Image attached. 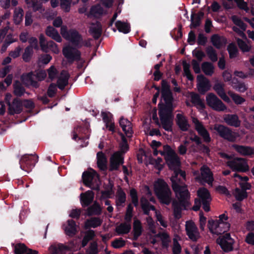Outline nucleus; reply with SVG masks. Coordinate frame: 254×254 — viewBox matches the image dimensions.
Returning a JSON list of instances; mask_svg holds the SVG:
<instances>
[{
	"label": "nucleus",
	"instance_id": "obj_1",
	"mask_svg": "<svg viewBox=\"0 0 254 254\" xmlns=\"http://www.w3.org/2000/svg\"><path fill=\"white\" fill-rule=\"evenodd\" d=\"M178 173L183 177H185V172L180 170L179 172H175L174 175L170 178L172 188L175 192L176 199L172 202V207L174 217L180 219L183 210H188L190 207V194L186 185L182 186L180 184L181 180L178 178Z\"/></svg>",
	"mask_w": 254,
	"mask_h": 254
},
{
	"label": "nucleus",
	"instance_id": "obj_2",
	"mask_svg": "<svg viewBox=\"0 0 254 254\" xmlns=\"http://www.w3.org/2000/svg\"><path fill=\"white\" fill-rule=\"evenodd\" d=\"M161 98L165 102V104L159 103L158 104L159 112L160 121L163 128L166 131H172L173 125L172 114L174 102L173 93L170 88V85L166 80L161 81Z\"/></svg>",
	"mask_w": 254,
	"mask_h": 254
},
{
	"label": "nucleus",
	"instance_id": "obj_3",
	"mask_svg": "<svg viewBox=\"0 0 254 254\" xmlns=\"http://www.w3.org/2000/svg\"><path fill=\"white\" fill-rule=\"evenodd\" d=\"M154 192L161 204L168 205L172 201V192L167 183L162 179L155 182Z\"/></svg>",
	"mask_w": 254,
	"mask_h": 254
},
{
	"label": "nucleus",
	"instance_id": "obj_4",
	"mask_svg": "<svg viewBox=\"0 0 254 254\" xmlns=\"http://www.w3.org/2000/svg\"><path fill=\"white\" fill-rule=\"evenodd\" d=\"M91 171H84L82 173V180L83 184L87 187L95 190H100L99 175L93 169Z\"/></svg>",
	"mask_w": 254,
	"mask_h": 254
},
{
	"label": "nucleus",
	"instance_id": "obj_5",
	"mask_svg": "<svg viewBox=\"0 0 254 254\" xmlns=\"http://www.w3.org/2000/svg\"><path fill=\"white\" fill-rule=\"evenodd\" d=\"M160 154L164 157L166 162L171 170L180 165V161L175 151L168 144L163 146V151H160Z\"/></svg>",
	"mask_w": 254,
	"mask_h": 254
},
{
	"label": "nucleus",
	"instance_id": "obj_6",
	"mask_svg": "<svg viewBox=\"0 0 254 254\" xmlns=\"http://www.w3.org/2000/svg\"><path fill=\"white\" fill-rule=\"evenodd\" d=\"M61 34L64 38L68 41L73 46L78 49L81 48L80 44L82 42V36L77 30L75 29H70L64 31L62 28Z\"/></svg>",
	"mask_w": 254,
	"mask_h": 254
},
{
	"label": "nucleus",
	"instance_id": "obj_7",
	"mask_svg": "<svg viewBox=\"0 0 254 254\" xmlns=\"http://www.w3.org/2000/svg\"><path fill=\"white\" fill-rule=\"evenodd\" d=\"M214 129L221 137L230 142H235L239 137L238 133L233 131L229 127L221 124L214 125Z\"/></svg>",
	"mask_w": 254,
	"mask_h": 254
},
{
	"label": "nucleus",
	"instance_id": "obj_8",
	"mask_svg": "<svg viewBox=\"0 0 254 254\" xmlns=\"http://www.w3.org/2000/svg\"><path fill=\"white\" fill-rule=\"evenodd\" d=\"M207 105L213 110L222 112L226 110V106L213 93H208L206 96Z\"/></svg>",
	"mask_w": 254,
	"mask_h": 254
},
{
	"label": "nucleus",
	"instance_id": "obj_9",
	"mask_svg": "<svg viewBox=\"0 0 254 254\" xmlns=\"http://www.w3.org/2000/svg\"><path fill=\"white\" fill-rule=\"evenodd\" d=\"M38 156L37 155L25 154L19 160L20 168L27 172L31 171L38 162Z\"/></svg>",
	"mask_w": 254,
	"mask_h": 254
},
{
	"label": "nucleus",
	"instance_id": "obj_10",
	"mask_svg": "<svg viewBox=\"0 0 254 254\" xmlns=\"http://www.w3.org/2000/svg\"><path fill=\"white\" fill-rule=\"evenodd\" d=\"M216 241L224 252L228 253L233 251L235 240L231 238L230 233H226L220 236Z\"/></svg>",
	"mask_w": 254,
	"mask_h": 254
},
{
	"label": "nucleus",
	"instance_id": "obj_11",
	"mask_svg": "<svg viewBox=\"0 0 254 254\" xmlns=\"http://www.w3.org/2000/svg\"><path fill=\"white\" fill-rule=\"evenodd\" d=\"M63 54L70 64L74 61H79L81 59V52L72 46L64 47L63 49Z\"/></svg>",
	"mask_w": 254,
	"mask_h": 254
},
{
	"label": "nucleus",
	"instance_id": "obj_12",
	"mask_svg": "<svg viewBox=\"0 0 254 254\" xmlns=\"http://www.w3.org/2000/svg\"><path fill=\"white\" fill-rule=\"evenodd\" d=\"M228 166L233 171L246 172L249 169V165L246 159L242 158H235L228 162Z\"/></svg>",
	"mask_w": 254,
	"mask_h": 254
},
{
	"label": "nucleus",
	"instance_id": "obj_13",
	"mask_svg": "<svg viewBox=\"0 0 254 254\" xmlns=\"http://www.w3.org/2000/svg\"><path fill=\"white\" fill-rule=\"evenodd\" d=\"M124 163V157L120 151L114 152L110 158L109 171H117Z\"/></svg>",
	"mask_w": 254,
	"mask_h": 254
},
{
	"label": "nucleus",
	"instance_id": "obj_14",
	"mask_svg": "<svg viewBox=\"0 0 254 254\" xmlns=\"http://www.w3.org/2000/svg\"><path fill=\"white\" fill-rule=\"evenodd\" d=\"M232 146L237 153L242 156L249 157L254 156V146L252 147L237 144H234Z\"/></svg>",
	"mask_w": 254,
	"mask_h": 254
},
{
	"label": "nucleus",
	"instance_id": "obj_15",
	"mask_svg": "<svg viewBox=\"0 0 254 254\" xmlns=\"http://www.w3.org/2000/svg\"><path fill=\"white\" fill-rule=\"evenodd\" d=\"M193 123H194L195 130L197 131L198 134L202 137L203 141L205 143H209L211 139L208 130L197 119L193 121Z\"/></svg>",
	"mask_w": 254,
	"mask_h": 254
},
{
	"label": "nucleus",
	"instance_id": "obj_16",
	"mask_svg": "<svg viewBox=\"0 0 254 254\" xmlns=\"http://www.w3.org/2000/svg\"><path fill=\"white\" fill-rule=\"evenodd\" d=\"M197 80L198 81V91L201 94L203 95L210 90L211 87L210 81L203 75H198L197 76Z\"/></svg>",
	"mask_w": 254,
	"mask_h": 254
},
{
	"label": "nucleus",
	"instance_id": "obj_17",
	"mask_svg": "<svg viewBox=\"0 0 254 254\" xmlns=\"http://www.w3.org/2000/svg\"><path fill=\"white\" fill-rule=\"evenodd\" d=\"M80 203L82 207H85L90 205L93 201L94 193L91 190H88L80 195Z\"/></svg>",
	"mask_w": 254,
	"mask_h": 254
},
{
	"label": "nucleus",
	"instance_id": "obj_18",
	"mask_svg": "<svg viewBox=\"0 0 254 254\" xmlns=\"http://www.w3.org/2000/svg\"><path fill=\"white\" fill-rule=\"evenodd\" d=\"M119 125L126 135L127 137H131L133 133L131 123L127 119L121 117L119 120Z\"/></svg>",
	"mask_w": 254,
	"mask_h": 254
},
{
	"label": "nucleus",
	"instance_id": "obj_19",
	"mask_svg": "<svg viewBox=\"0 0 254 254\" xmlns=\"http://www.w3.org/2000/svg\"><path fill=\"white\" fill-rule=\"evenodd\" d=\"M224 86V83L217 82L213 85V89L223 100L227 103H229L230 99L225 93Z\"/></svg>",
	"mask_w": 254,
	"mask_h": 254
},
{
	"label": "nucleus",
	"instance_id": "obj_20",
	"mask_svg": "<svg viewBox=\"0 0 254 254\" xmlns=\"http://www.w3.org/2000/svg\"><path fill=\"white\" fill-rule=\"evenodd\" d=\"M129 195L131 199L132 203H129L127 205L126 212L133 213V205L135 207H137L139 204V200L137 190L135 189L132 188L129 191Z\"/></svg>",
	"mask_w": 254,
	"mask_h": 254
},
{
	"label": "nucleus",
	"instance_id": "obj_21",
	"mask_svg": "<svg viewBox=\"0 0 254 254\" xmlns=\"http://www.w3.org/2000/svg\"><path fill=\"white\" fill-rule=\"evenodd\" d=\"M97 165L98 168L102 171H106L107 170V158L105 153L102 151L97 152L96 155Z\"/></svg>",
	"mask_w": 254,
	"mask_h": 254
},
{
	"label": "nucleus",
	"instance_id": "obj_22",
	"mask_svg": "<svg viewBox=\"0 0 254 254\" xmlns=\"http://www.w3.org/2000/svg\"><path fill=\"white\" fill-rule=\"evenodd\" d=\"M207 226L210 232L213 234L218 235L221 234L222 233H224L223 230H221L219 231V228L223 227L217 220L209 219L208 221Z\"/></svg>",
	"mask_w": 254,
	"mask_h": 254
},
{
	"label": "nucleus",
	"instance_id": "obj_23",
	"mask_svg": "<svg viewBox=\"0 0 254 254\" xmlns=\"http://www.w3.org/2000/svg\"><path fill=\"white\" fill-rule=\"evenodd\" d=\"M176 123L180 129L183 131H187L190 127V125L186 117L183 115L178 114L176 115Z\"/></svg>",
	"mask_w": 254,
	"mask_h": 254
},
{
	"label": "nucleus",
	"instance_id": "obj_24",
	"mask_svg": "<svg viewBox=\"0 0 254 254\" xmlns=\"http://www.w3.org/2000/svg\"><path fill=\"white\" fill-rule=\"evenodd\" d=\"M69 78V73L63 70L61 73V76L57 80V86L61 90H64L66 85L68 84V79Z\"/></svg>",
	"mask_w": 254,
	"mask_h": 254
},
{
	"label": "nucleus",
	"instance_id": "obj_25",
	"mask_svg": "<svg viewBox=\"0 0 254 254\" xmlns=\"http://www.w3.org/2000/svg\"><path fill=\"white\" fill-rule=\"evenodd\" d=\"M224 120L228 125L232 127H237L241 125V121L236 114H228L224 118Z\"/></svg>",
	"mask_w": 254,
	"mask_h": 254
},
{
	"label": "nucleus",
	"instance_id": "obj_26",
	"mask_svg": "<svg viewBox=\"0 0 254 254\" xmlns=\"http://www.w3.org/2000/svg\"><path fill=\"white\" fill-rule=\"evenodd\" d=\"M102 222L103 220L99 217H91L85 222L84 228L86 230L91 228H95L101 226Z\"/></svg>",
	"mask_w": 254,
	"mask_h": 254
},
{
	"label": "nucleus",
	"instance_id": "obj_27",
	"mask_svg": "<svg viewBox=\"0 0 254 254\" xmlns=\"http://www.w3.org/2000/svg\"><path fill=\"white\" fill-rule=\"evenodd\" d=\"M187 235L189 238L192 241L196 242L198 238L199 233L197 230V228L193 224L190 226H186V227Z\"/></svg>",
	"mask_w": 254,
	"mask_h": 254
},
{
	"label": "nucleus",
	"instance_id": "obj_28",
	"mask_svg": "<svg viewBox=\"0 0 254 254\" xmlns=\"http://www.w3.org/2000/svg\"><path fill=\"white\" fill-rule=\"evenodd\" d=\"M46 34L57 42L60 43L62 39L57 29L52 26H48L45 31Z\"/></svg>",
	"mask_w": 254,
	"mask_h": 254
},
{
	"label": "nucleus",
	"instance_id": "obj_29",
	"mask_svg": "<svg viewBox=\"0 0 254 254\" xmlns=\"http://www.w3.org/2000/svg\"><path fill=\"white\" fill-rule=\"evenodd\" d=\"M33 75L32 72H29L25 75L23 74L21 76V80L24 83H29L33 87L38 88L40 86V84L38 81L34 79Z\"/></svg>",
	"mask_w": 254,
	"mask_h": 254
},
{
	"label": "nucleus",
	"instance_id": "obj_30",
	"mask_svg": "<svg viewBox=\"0 0 254 254\" xmlns=\"http://www.w3.org/2000/svg\"><path fill=\"white\" fill-rule=\"evenodd\" d=\"M127 199V195L122 188L120 187L116 193V204L117 206H124Z\"/></svg>",
	"mask_w": 254,
	"mask_h": 254
},
{
	"label": "nucleus",
	"instance_id": "obj_31",
	"mask_svg": "<svg viewBox=\"0 0 254 254\" xmlns=\"http://www.w3.org/2000/svg\"><path fill=\"white\" fill-rule=\"evenodd\" d=\"M142 231L143 229L140 221L138 219L134 220L133 223V236L132 240L136 241L142 234Z\"/></svg>",
	"mask_w": 254,
	"mask_h": 254
},
{
	"label": "nucleus",
	"instance_id": "obj_32",
	"mask_svg": "<svg viewBox=\"0 0 254 254\" xmlns=\"http://www.w3.org/2000/svg\"><path fill=\"white\" fill-rule=\"evenodd\" d=\"M201 178L202 181L210 185L214 181L213 174L209 168L201 170Z\"/></svg>",
	"mask_w": 254,
	"mask_h": 254
},
{
	"label": "nucleus",
	"instance_id": "obj_33",
	"mask_svg": "<svg viewBox=\"0 0 254 254\" xmlns=\"http://www.w3.org/2000/svg\"><path fill=\"white\" fill-rule=\"evenodd\" d=\"M102 208L100 204L96 201L88 207L87 209V214L88 216L99 215L101 214Z\"/></svg>",
	"mask_w": 254,
	"mask_h": 254
},
{
	"label": "nucleus",
	"instance_id": "obj_34",
	"mask_svg": "<svg viewBox=\"0 0 254 254\" xmlns=\"http://www.w3.org/2000/svg\"><path fill=\"white\" fill-rule=\"evenodd\" d=\"M50 250L52 254H65L68 250V248L63 244H58L57 245H52Z\"/></svg>",
	"mask_w": 254,
	"mask_h": 254
},
{
	"label": "nucleus",
	"instance_id": "obj_35",
	"mask_svg": "<svg viewBox=\"0 0 254 254\" xmlns=\"http://www.w3.org/2000/svg\"><path fill=\"white\" fill-rule=\"evenodd\" d=\"M115 26L120 32L127 34L130 31V26L128 23L125 22L121 20H117L115 22Z\"/></svg>",
	"mask_w": 254,
	"mask_h": 254
},
{
	"label": "nucleus",
	"instance_id": "obj_36",
	"mask_svg": "<svg viewBox=\"0 0 254 254\" xmlns=\"http://www.w3.org/2000/svg\"><path fill=\"white\" fill-rule=\"evenodd\" d=\"M65 232L69 236H73L76 234V225L74 220L72 219L67 220V226L65 228Z\"/></svg>",
	"mask_w": 254,
	"mask_h": 254
},
{
	"label": "nucleus",
	"instance_id": "obj_37",
	"mask_svg": "<svg viewBox=\"0 0 254 254\" xmlns=\"http://www.w3.org/2000/svg\"><path fill=\"white\" fill-rule=\"evenodd\" d=\"M131 228L130 224L124 222L122 223L117 226L115 230L118 235H121L128 234L130 232Z\"/></svg>",
	"mask_w": 254,
	"mask_h": 254
},
{
	"label": "nucleus",
	"instance_id": "obj_38",
	"mask_svg": "<svg viewBox=\"0 0 254 254\" xmlns=\"http://www.w3.org/2000/svg\"><path fill=\"white\" fill-rule=\"evenodd\" d=\"M95 236V231L93 230L89 229L86 231L81 242V247L84 248L86 246L88 242L92 240Z\"/></svg>",
	"mask_w": 254,
	"mask_h": 254
},
{
	"label": "nucleus",
	"instance_id": "obj_39",
	"mask_svg": "<svg viewBox=\"0 0 254 254\" xmlns=\"http://www.w3.org/2000/svg\"><path fill=\"white\" fill-rule=\"evenodd\" d=\"M13 86L14 89L13 93L15 96L21 97L23 95L25 92V89L19 81H15L13 84Z\"/></svg>",
	"mask_w": 254,
	"mask_h": 254
},
{
	"label": "nucleus",
	"instance_id": "obj_40",
	"mask_svg": "<svg viewBox=\"0 0 254 254\" xmlns=\"http://www.w3.org/2000/svg\"><path fill=\"white\" fill-rule=\"evenodd\" d=\"M197 195L200 199V201L211 200L210 194L208 190L205 188H200L197 190Z\"/></svg>",
	"mask_w": 254,
	"mask_h": 254
},
{
	"label": "nucleus",
	"instance_id": "obj_41",
	"mask_svg": "<svg viewBox=\"0 0 254 254\" xmlns=\"http://www.w3.org/2000/svg\"><path fill=\"white\" fill-rule=\"evenodd\" d=\"M24 11L21 7L15 8L14 11L13 19L16 25H19L22 21Z\"/></svg>",
	"mask_w": 254,
	"mask_h": 254
},
{
	"label": "nucleus",
	"instance_id": "obj_42",
	"mask_svg": "<svg viewBox=\"0 0 254 254\" xmlns=\"http://www.w3.org/2000/svg\"><path fill=\"white\" fill-rule=\"evenodd\" d=\"M201 68L203 72L206 75L211 76L214 72V66L211 63L203 62L202 64Z\"/></svg>",
	"mask_w": 254,
	"mask_h": 254
},
{
	"label": "nucleus",
	"instance_id": "obj_43",
	"mask_svg": "<svg viewBox=\"0 0 254 254\" xmlns=\"http://www.w3.org/2000/svg\"><path fill=\"white\" fill-rule=\"evenodd\" d=\"M235 196L238 201H241L248 197V193L246 191V189L242 187V189L239 188L235 189Z\"/></svg>",
	"mask_w": 254,
	"mask_h": 254
},
{
	"label": "nucleus",
	"instance_id": "obj_44",
	"mask_svg": "<svg viewBox=\"0 0 254 254\" xmlns=\"http://www.w3.org/2000/svg\"><path fill=\"white\" fill-rule=\"evenodd\" d=\"M79 134H81L79 139L86 140L89 139L90 136V129L88 126L79 127L77 130Z\"/></svg>",
	"mask_w": 254,
	"mask_h": 254
},
{
	"label": "nucleus",
	"instance_id": "obj_45",
	"mask_svg": "<svg viewBox=\"0 0 254 254\" xmlns=\"http://www.w3.org/2000/svg\"><path fill=\"white\" fill-rule=\"evenodd\" d=\"M157 236L159 237L161 240L162 247L167 249L170 242L169 235L167 233L163 232L158 234Z\"/></svg>",
	"mask_w": 254,
	"mask_h": 254
},
{
	"label": "nucleus",
	"instance_id": "obj_46",
	"mask_svg": "<svg viewBox=\"0 0 254 254\" xmlns=\"http://www.w3.org/2000/svg\"><path fill=\"white\" fill-rule=\"evenodd\" d=\"M210 41L213 46L217 49H220L223 46L221 37L218 34L212 35L210 38Z\"/></svg>",
	"mask_w": 254,
	"mask_h": 254
},
{
	"label": "nucleus",
	"instance_id": "obj_47",
	"mask_svg": "<svg viewBox=\"0 0 254 254\" xmlns=\"http://www.w3.org/2000/svg\"><path fill=\"white\" fill-rule=\"evenodd\" d=\"M205 51L208 58L212 62H215L218 60L216 51L211 46L207 47Z\"/></svg>",
	"mask_w": 254,
	"mask_h": 254
},
{
	"label": "nucleus",
	"instance_id": "obj_48",
	"mask_svg": "<svg viewBox=\"0 0 254 254\" xmlns=\"http://www.w3.org/2000/svg\"><path fill=\"white\" fill-rule=\"evenodd\" d=\"M228 217L225 213L221 214L219 216V219L217 220L219 223L222 225L223 228V232L227 231L229 230L230 224L228 222H225L224 221L227 220Z\"/></svg>",
	"mask_w": 254,
	"mask_h": 254
},
{
	"label": "nucleus",
	"instance_id": "obj_49",
	"mask_svg": "<svg viewBox=\"0 0 254 254\" xmlns=\"http://www.w3.org/2000/svg\"><path fill=\"white\" fill-rule=\"evenodd\" d=\"M182 64L184 68V75L186 76L189 80H192L193 79V76L191 74L190 70V64L186 61H184Z\"/></svg>",
	"mask_w": 254,
	"mask_h": 254
},
{
	"label": "nucleus",
	"instance_id": "obj_50",
	"mask_svg": "<svg viewBox=\"0 0 254 254\" xmlns=\"http://www.w3.org/2000/svg\"><path fill=\"white\" fill-rule=\"evenodd\" d=\"M195 13L192 10L190 16V28H195L200 24L201 19L198 17H195Z\"/></svg>",
	"mask_w": 254,
	"mask_h": 254
},
{
	"label": "nucleus",
	"instance_id": "obj_51",
	"mask_svg": "<svg viewBox=\"0 0 254 254\" xmlns=\"http://www.w3.org/2000/svg\"><path fill=\"white\" fill-rule=\"evenodd\" d=\"M229 58L233 59L237 56L238 50L236 46L234 43H230L227 47Z\"/></svg>",
	"mask_w": 254,
	"mask_h": 254
},
{
	"label": "nucleus",
	"instance_id": "obj_52",
	"mask_svg": "<svg viewBox=\"0 0 254 254\" xmlns=\"http://www.w3.org/2000/svg\"><path fill=\"white\" fill-rule=\"evenodd\" d=\"M33 51L31 46H27L22 55V59L25 62H29L31 58Z\"/></svg>",
	"mask_w": 254,
	"mask_h": 254
},
{
	"label": "nucleus",
	"instance_id": "obj_53",
	"mask_svg": "<svg viewBox=\"0 0 254 254\" xmlns=\"http://www.w3.org/2000/svg\"><path fill=\"white\" fill-rule=\"evenodd\" d=\"M191 102L192 104L199 106L202 108L205 107L204 104L202 101L199 95L196 93H193L191 96Z\"/></svg>",
	"mask_w": 254,
	"mask_h": 254
},
{
	"label": "nucleus",
	"instance_id": "obj_54",
	"mask_svg": "<svg viewBox=\"0 0 254 254\" xmlns=\"http://www.w3.org/2000/svg\"><path fill=\"white\" fill-rule=\"evenodd\" d=\"M90 33L95 40L98 39L102 34V28L101 27H93L89 29Z\"/></svg>",
	"mask_w": 254,
	"mask_h": 254
},
{
	"label": "nucleus",
	"instance_id": "obj_55",
	"mask_svg": "<svg viewBox=\"0 0 254 254\" xmlns=\"http://www.w3.org/2000/svg\"><path fill=\"white\" fill-rule=\"evenodd\" d=\"M228 93L234 102L237 105H241L245 101V99L238 94L231 92H229Z\"/></svg>",
	"mask_w": 254,
	"mask_h": 254
},
{
	"label": "nucleus",
	"instance_id": "obj_56",
	"mask_svg": "<svg viewBox=\"0 0 254 254\" xmlns=\"http://www.w3.org/2000/svg\"><path fill=\"white\" fill-rule=\"evenodd\" d=\"M26 246L23 243H18L14 246V254H25Z\"/></svg>",
	"mask_w": 254,
	"mask_h": 254
},
{
	"label": "nucleus",
	"instance_id": "obj_57",
	"mask_svg": "<svg viewBox=\"0 0 254 254\" xmlns=\"http://www.w3.org/2000/svg\"><path fill=\"white\" fill-rule=\"evenodd\" d=\"M86 252L87 254H97L99 252L97 242L96 241L91 242Z\"/></svg>",
	"mask_w": 254,
	"mask_h": 254
},
{
	"label": "nucleus",
	"instance_id": "obj_58",
	"mask_svg": "<svg viewBox=\"0 0 254 254\" xmlns=\"http://www.w3.org/2000/svg\"><path fill=\"white\" fill-rule=\"evenodd\" d=\"M72 0H61V7L65 12L70 11Z\"/></svg>",
	"mask_w": 254,
	"mask_h": 254
},
{
	"label": "nucleus",
	"instance_id": "obj_59",
	"mask_svg": "<svg viewBox=\"0 0 254 254\" xmlns=\"http://www.w3.org/2000/svg\"><path fill=\"white\" fill-rule=\"evenodd\" d=\"M103 9L99 6L94 5L92 6L90 10L89 14L87 16L89 17L90 15L95 16L96 14H101L102 13Z\"/></svg>",
	"mask_w": 254,
	"mask_h": 254
},
{
	"label": "nucleus",
	"instance_id": "obj_60",
	"mask_svg": "<svg viewBox=\"0 0 254 254\" xmlns=\"http://www.w3.org/2000/svg\"><path fill=\"white\" fill-rule=\"evenodd\" d=\"M125 245V241L122 238L116 239L112 243V246L115 249L123 247Z\"/></svg>",
	"mask_w": 254,
	"mask_h": 254
},
{
	"label": "nucleus",
	"instance_id": "obj_61",
	"mask_svg": "<svg viewBox=\"0 0 254 254\" xmlns=\"http://www.w3.org/2000/svg\"><path fill=\"white\" fill-rule=\"evenodd\" d=\"M237 43L239 47L243 52H248L250 51V48L244 41L241 39H238Z\"/></svg>",
	"mask_w": 254,
	"mask_h": 254
},
{
	"label": "nucleus",
	"instance_id": "obj_62",
	"mask_svg": "<svg viewBox=\"0 0 254 254\" xmlns=\"http://www.w3.org/2000/svg\"><path fill=\"white\" fill-rule=\"evenodd\" d=\"M237 6L241 9L244 10L247 12H249V8L248 6L247 2L244 0H235Z\"/></svg>",
	"mask_w": 254,
	"mask_h": 254
},
{
	"label": "nucleus",
	"instance_id": "obj_63",
	"mask_svg": "<svg viewBox=\"0 0 254 254\" xmlns=\"http://www.w3.org/2000/svg\"><path fill=\"white\" fill-rule=\"evenodd\" d=\"M57 92V85L54 83L50 84L47 90V95L49 97H53Z\"/></svg>",
	"mask_w": 254,
	"mask_h": 254
},
{
	"label": "nucleus",
	"instance_id": "obj_64",
	"mask_svg": "<svg viewBox=\"0 0 254 254\" xmlns=\"http://www.w3.org/2000/svg\"><path fill=\"white\" fill-rule=\"evenodd\" d=\"M52 56L49 54H42L39 59V63L48 64L52 60Z\"/></svg>",
	"mask_w": 254,
	"mask_h": 254
}]
</instances>
